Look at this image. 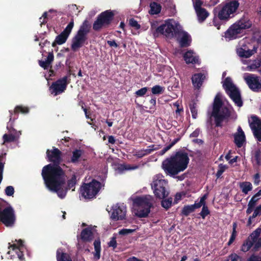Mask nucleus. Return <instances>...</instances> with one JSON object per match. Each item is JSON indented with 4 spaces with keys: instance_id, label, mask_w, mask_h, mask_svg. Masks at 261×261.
<instances>
[{
    "instance_id": "nucleus-1",
    "label": "nucleus",
    "mask_w": 261,
    "mask_h": 261,
    "mask_svg": "<svg viewBox=\"0 0 261 261\" xmlns=\"http://www.w3.org/2000/svg\"><path fill=\"white\" fill-rule=\"evenodd\" d=\"M46 154L49 161L55 164L44 166L42 170V176L48 189L57 193L58 196L63 198L66 195L65 187L66 176L63 170L58 165L62 162V152L57 148L47 149Z\"/></svg>"
},
{
    "instance_id": "nucleus-2",
    "label": "nucleus",
    "mask_w": 261,
    "mask_h": 261,
    "mask_svg": "<svg viewBox=\"0 0 261 261\" xmlns=\"http://www.w3.org/2000/svg\"><path fill=\"white\" fill-rule=\"evenodd\" d=\"M189 161L187 153L178 152L175 155L164 160L162 168L167 174L175 175L187 168Z\"/></svg>"
},
{
    "instance_id": "nucleus-3",
    "label": "nucleus",
    "mask_w": 261,
    "mask_h": 261,
    "mask_svg": "<svg viewBox=\"0 0 261 261\" xmlns=\"http://www.w3.org/2000/svg\"><path fill=\"white\" fill-rule=\"evenodd\" d=\"M154 202V198L150 195L135 198L133 200V207L136 215L140 218L147 216Z\"/></svg>"
},
{
    "instance_id": "nucleus-4",
    "label": "nucleus",
    "mask_w": 261,
    "mask_h": 261,
    "mask_svg": "<svg viewBox=\"0 0 261 261\" xmlns=\"http://www.w3.org/2000/svg\"><path fill=\"white\" fill-rule=\"evenodd\" d=\"M252 25V22L249 17L244 15L229 28L225 33V37L229 39H236L245 30L251 28Z\"/></svg>"
},
{
    "instance_id": "nucleus-5",
    "label": "nucleus",
    "mask_w": 261,
    "mask_h": 261,
    "mask_svg": "<svg viewBox=\"0 0 261 261\" xmlns=\"http://www.w3.org/2000/svg\"><path fill=\"white\" fill-rule=\"evenodd\" d=\"M180 25L173 19H170L165 22L164 24L155 28L151 26V30L154 37H158L160 35H164L167 37L172 38L174 34H176L178 28H180Z\"/></svg>"
},
{
    "instance_id": "nucleus-6",
    "label": "nucleus",
    "mask_w": 261,
    "mask_h": 261,
    "mask_svg": "<svg viewBox=\"0 0 261 261\" xmlns=\"http://www.w3.org/2000/svg\"><path fill=\"white\" fill-rule=\"evenodd\" d=\"M153 193L156 198L163 199L169 194L167 181L164 179L162 175L157 174L153 177L151 185Z\"/></svg>"
},
{
    "instance_id": "nucleus-7",
    "label": "nucleus",
    "mask_w": 261,
    "mask_h": 261,
    "mask_svg": "<svg viewBox=\"0 0 261 261\" xmlns=\"http://www.w3.org/2000/svg\"><path fill=\"white\" fill-rule=\"evenodd\" d=\"M212 115L215 118L217 126H221L224 119L230 116L229 109L222 107L221 100L218 95L215 97L214 100Z\"/></svg>"
},
{
    "instance_id": "nucleus-8",
    "label": "nucleus",
    "mask_w": 261,
    "mask_h": 261,
    "mask_svg": "<svg viewBox=\"0 0 261 261\" xmlns=\"http://www.w3.org/2000/svg\"><path fill=\"white\" fill-rule=\"evenodd\" d=\"M240 3L237 0H227L218 13V17L221 20H228L233 17Z\"/></svg>"
},
{
    "instance_id": "nucleus-9",
    "label": "nucleus",
    "mask_w": 261,
    "mask_h": 261,
    "mask_svg": "<svg viewBox=\"0 0 261 261\" xmlns=\"http://www.w3.org/2000/svg\"><path fill=\"white\" fill-rule=\"evenodd\" d=\"M223 87L235 104L239 107H242L243 102L240 92L230 77L225 79L223 83Z\"/></svg>"
},
{
    "instance_id": "nucleus-10",
    "label": "nucleus",
    "mask_w": 261,
    "mask_h": 261,
    "mask_svg": "<svg viewBox=\"0 0 261 261\" xmlns=\"http://www.w3.org/2000/svg\"><path fill=\"white\" fill-rule=\"evenodd\" d=\"M100 188V183L93 180L89 184H85L81 188V193L85 198L91 199L94 198Z\"/></svg>"
},
{
    "instance_id": "nucleus-11",
    "label": "nucleus",
    "mask_w": 261,
    "mask_h": 261,
    "mask_svg": "<svg viewBox=\"0 0 261 261\" xmlns=\"http://www.w3.org/2000/svg\"><path fill=\"white\" fill-rule=\"evenodd\" d=\"M16 217L13 208L8 206L0 210V221L7 227H12L15 222Z\"/></svg>"
},
{
    "instance_id": "nucleus-12",
    "label": "nucleus",
    "mask_w": 261,
    "mask_h": 261,
    "mask_svg": "<svg viewBox=\"0 0 261 261\" xmlns=\"http://www.w3.org/2000/svg\"><path fill=\"white\" fill-rule=\"evenodd\" d=\"M249 45L250 44L246 39L241 40L236 49L238 55L240 57L248 58L254 55L256 51V49L253 47V49H250Z\"/></svg>"
},
{
    "instance_id": "nucleus-13",
    "label": "nucleus",
    "mask_w": 261,
    "mask_h": 261,
    "mask_svg": "<svg viewBox=\"0 0 261 261\" xmlns=\"http://www.w3.org/2000/svg\"><path fill=\"white\" fill-rule=\"evenodd\" d=\"M113 13L109 11H106L101 13L94 22L93 28L95 31L100 30L103 27L108 25L112 20Z\"/></svg>"
},
{
    "instance_id": "nucleus-14",
    "label": "nucleus",
    "mask_w": 261,
    "mask_h": 261,
    "mask_svg": "<svg viewBox=\"0 0 261 261\" xmlns=\"http://www.w3.org/2000/svg\"><path fill=\"white\" fill-rule=\"evenodd\" d=\"M68 77L65 76L59 79L56 82L52 83L50 87V90L51 94L57 96L65 91L68 84L67 82Z\"/></svg>"
},
{
    "instance_id": "nucleus-15",
    "label": "nucleus",
    "mask_w": 261,
    "mask_h": 261,
    "mask_svg": "<svg viewBox=\"0 0 261 261\" xmlns=\"http://www.w3.org/2000/svg\"><path fill=\"white\" fill-rule=\"evenodd\" d=\"M244 79L249 87L254 91H258L261 90V80L252 74H247L244 76Z\"/></svg>"
},
{
    "instance_id": "nucleus-16",
    "label": "nucleus",
    "mask_w": 261,
    "mask_h": 261,
    "mask_svg": "<svg viewBox=\"0 0 261 261\" xmlns=\"http://www.w3.org/2000/svg\"><path fill=\"white\" fill-rule=\"evenodd\" d=\"M126 207L123 204H116L113 206L111 218L115 221L123 220L125 217Z\"/></svg>"
},
{
    "instance_id": "nucleus-17",
    "label": "nucleus",
    "mask_w": 261,
    "mask_h": 261,
    "mask_svg": "<svg viewBox=\"0 0 261 261\" xmlns=\"http://www.w3.org/2000/svg\"><path fill=\"white\" fill-rule=\"evenodd\" d=\"M73 19H71V21L67 25L64 31L60 35L56 37L55 42L53 43V45L54 46L55 43H57L59 45H61L64 43L69 37L73 28Z\"/></svg>"
},
{
    "instance_id": "nucleus-18",
    "label": "nucleus",
    "mask_w": 261,
    "mask_h": 261,
    "mask_svg": "<svg viewBox=\"0 0 261 261\" xmlns=\"http://www.w3.org/2000/svg\"><path fill=\"white\" fill-rule=\"evenodd\" d=\"M251 120L252 121L250 122V127L254 137L258 142H261V120L256 116L252 117Z\"/></svg>"
},
{
    "instance_id": "nucleus-19",
    "label": "nucleus",
    "mask_w": 261,
    "mask_h": 261,
    "mask_svg": "<svg viewBox=\"0 0 261 261\" xmlns=\"http://www.w3.org/2000/svg\"><path fill=\"white\" fill-rule=\"evenodd\" d=\"M87 40V37L76 33L72 39L71 49L76 51L84 45Z\"/></svg>"
},
{
    "instance_id": "nucleus-20",
    "label": "nucleus",
    "mask_w": 261,
    "mask_h": 261,
    "mask_svg": "<svg viewBox=\"0 0 261 261\" xmlns=\"http://www.w3.org/2000/svg\"><path fill=\"white\" fill-rule=\"evenodd\" d=\"M175 35L177 36V40L181 47H186L190 45L191 38L187 32L178 28V31Z\"/></svg>"
},
{
    "instance_id": "nucleus-21",
    "label": "nucleus",
    "mask_w": 261,
    "mask_h": 261,
    "mask_svg": "<svg viewBox=\"0 0 261 261\" xmlns=\"http://www.w3.org/2000/svg\"><path fill=\"white\" fill-rule=\"evenodd\" d=\"M260 233L261 229L258 228L250 235V239L252 240L251 241L253 245V250L255 251L261 247V237L259 238Z\"/></svg>"
},
{
    "instance_id": "nucleus-22",
    "label": "nucleus",
    "mask_w": 261,
    "mask_h": 261,
    "mask_svg": "<svg viewBox=\"0 0 261 261\" xmlns=\"http://www.w3.org/2000/svg\"><path fill=\"white\" fill-rule=\"evenodd\" d=\"M238 132L234 135V143L238 147H241L245 142V135L242 128L239 126Z\"/></svg>"
},
{
    "instance_id": "nucleus-23",
    "label": "nucleus",
    "mask_w": 261,
    "mask_h": 261,
    "mask_svg": "<svg viewBox=\"0 0 261 261\" xmlns=\"http://www.w3.org/2000/svg\"><path fill=\"white\" fill-rule=\"evenodd\" d=\"M251 161L253 166L257 167L261 165V149L257 148L252 151Z\"/></svg>"
},
{
    "instance_id": "nucleus-24",
    "label": "nucleus",
    "mask_w": 261,
    "mask_h": 261,
    "mask_svg": "<svg viewBox=\"0 0 261 261\" xmlns=\"http://www.w3.org/2000/svg\"><path fill=\"white\" fill-rule=\"evenodd\" d=\"M205 76L201 73L195 74L192 77V84L195 88L199 89L202 86Z\"/></svg>"
},
{
    "instance_id": "nucleus-25",
    "label": "nucleus",
    "mask_w": 261,
    "mask_h": 261,
    "mask_svg": "<svg viewBox=\"0 0 261 261\" xmlns=\"http://www.w3.org/2000/svg\"><path fill=\"white\" fill-rule=\"evenodd\" d=\"M184 59L187 63L196 64L198 63V57L192 51H188L184 55Z\"/></svg>"
},
{
    "instance_id": "nucleus-26",
    "label": "nucleus",
    "mask_w": 261,
    "mask_h": 261,
    "mask_svg": "<svg viewBox=\"0 0 261 261\" xmlns=\"http://www.w3.org/2000/svg\"><path fill=\"white\" fill-rule=\"evenodd\" d=\"M81 239L85 242L91 241L93 239V233L91 229L86 228L83 229L81 232Z\"/></svg>"
},
{
    "instance_id": "nucleus-27",
    "label": "nucleus",
    "mask_w": 261,
    "mask_h": 261,
    "mask_svg": "<svg viewBox=\"0 0 261 261\" xmlns=\"http://www.w3.org/2000/svg\"><path fill=\"white\" fill-rule=\"evenodd\" d=\"M54 59V55L52 53H49L48 56L45 61H39V65L44 69H47Z\"/></svg>"
},
{
    "instance_id": "nucleus-28",
    "label": "nucleus",
    "mask_w": 261,
    "mask_h": 261,
    "mask_svg": "<svg viewBox=\"0 0 261 261\" xmlns=\"http://www.w3.org/2000/svg\"><path fill=\"white\" fill-rule=\"evenodd\" d=\"M91 26L87 20H85L76 33L87 37Z\"/></svg>"
},
{
    "instance_id": "nucleus-29",
    "label": "nucleus",
    "mask_w": 261,
    "mask_h": 261,
    "mask_svg": "<svg viewBox=\"0 0 261 261\" xmlns=\"http://www.w3.org/2000/svg\"><path fill=\"white\" fill-rule=\"evenodd\" d=\"M195 12L199 22H203L209 15V13L204 8L198 9Z\"/></svg>"
},
{
    "instance_id": "nucleus-30",
    "label": "nucleus",
    "mask_w": 261,
    "mask_h": 261,
    "mask_svg": "<svg viewBox=\"0 0 261 261\" xmlns=\"http://www.w3.org/2000/svg\"><path fill=\"white\" fill-rule=\"evenodd\" d=\"M261 65L260 59H256L254 60H249V64L246 67V70L248 71H254L259 68Z\"/></svg>"
},
{
    "instance_id": "nucleus-31",
    "label": "nucleus",
    "mask_w": 261,
    "mask_h": 261,
    "mask_svg": "<svg viewBox=\"0 0 261 261\" xmlns=\"http://www.w3.org/2000/svg\"><path fill=\"white\" fill-rule=\"evenodd\" d=\"M57 261H72L68 254L61 252L60 250H58L57 251Z\"/></svg>"
},
{
    "instance_id": "nucleus-32",
    "label": "nucleus",
    "mask_w": 261,
    "mask_h": 261,
    "mask_svg": "<svg viewBox=\"0 0 261 261\" xmlns=\"http://www.w3.org/2000/svg\"><path fill=\"white\" fill-rule=\"evenodd\" d=\"M149 13L152 15L157 14L161 12V6L156 3L153 2L150 4Z\"/></svg>"
},
{
    "instance_id": "nucleus-33",
    "label": "nucleus",
    "mask_w": 261,
    "mask_h": 261,
    "mask_svg": "<svg viewBox=\"0 0 261 261\" xmlns=\"http://www.w3.org/2000/svg\"><path fill=\"white\" fill-rule=\"evenodd\" d=\"M240 187L242 189V192L246 194L252 189V184L250 182L247 181L240 183Z\"/></svg>"
},
{
    "instance_id": "nucleus-34",
    "label": "nucleus",
    "mask_w": 261,
    "mask_h": 261,
    "mask_svg": "<svg viewBox=\"0 0 261 261\" xmlns=\"http://www.w3.org/2000/svg\"><path fill=\"white\" fill-rule=\"evenodd\" d=\"M82 154V151L80 149H76L72 152V155L71 158V162L73 163L78 162L79 159Z\"/></svg>"
},
{
    "instance_id": "nucleus-35",
    "label": "nucleus",
    "mask_w": 261,
    "mask_h": 261,
    "mask_svg": "<svg viewBox=\"0 0 261 261\" xmlns=\"http://www.w3.org/2000/svg\"><path fill=\"white\" fill-rule=\"evenodd\" d=\"M261 215V205H259V206H257L255 210H254V213L252 216H250L248 221V224L247 225H250L252 224V221L251 220L253 218H255L258 216H260Z\"/></svg>"
},
{
    "instance_id": "nucleus-36",
    "label": "nucleus",
    "mask_w": 261,
    "mask_h": 261,
    "mask_svg": "<svg viewBox=\"0 0 261 261\" xmlns=\"http://www.w3.org/2000/svg\"><path fill=\"white\" fill-rule=\"evenodd\" d=\"M153 146H149L148 148L145 149H142L139 150L137 153V155L139 158H142L145 155L150 154L152 151H153L155 149L153 148Z\"/></svg>"
},
{
    "instance_id": "nucleus-37",
    "label": "nucleus",
    "mask_w": 261,
    "mask_h": 261,
    "mask_svg": "<svg viewBox=\"0 0 261 261\" xmlns=\"http://www.w3.org/2000/svg\"><path fill=\"white\" fill-rule=\"evenodd\" d=\"M252 240L250 239V236L245 242L244 243L242 246L241 250L243 252L248 251L252 246H253V243H252Z\"/></svg>"
},
{
    "instance_id": "nucleus-38",
    "label": "nucleus",
    "mask_w": 261,
    "mask_h": 261,
    "mask_svg": "<svg viewBox=\"0 0 261 261\" xmlns=\"http://www.w3.org/2000/svg\"><path fill=\"white\" fill-rule=\"evenodd\" d=\"M206 198L207 195H204L200 198V200L198 202H196L194 204H192V206H193L194 211L196 208H198L200 207L201 206H203V205L205 204V200Z\"/></svg>"
},
{
    "instance_id": "nucleus-39",
    "label": "nucleus",
    "mask_w": 261,
    "mask_h": 261,
    "mask_svg": "<svg viewBox=\"0 0 261 261\" xmlns=\"http://www.w3.org/2000/svg\"><path fill=\"white\" fill-rule=\"evenodd\" d=\"M194 211L193 208V206H192V205H188L185 206L183 207V208L182 210V214L184 215L187 216Z\"/></svg>"
},
{
    "instance_id": "nucleus-40",
    "label": "nucleus",
    "mask_w": 261,
    "mask_h": 261,
    "mask_svg": "<svg viewBox=\"0 0 261 261\" xmlns=\"http://www.w3.org/2000/svg\"><path fill=\"white\" fill-rule=\"evenodd\" d=\"M4 142L3 144H4L6 142H13L15 140V136L12 134H4L3 136Z\"/></svg>"
},
{
    "instance_id": "nucleus-41",
    "label": "nucleus",
    "mask_w": 261,
    "mask_h": 261,
    "mask_svg": "<svg viewBox=\"0 0 261 261\" xmlns=\"http://www.w3.org/2000/svg\"><path fill=\"white\" fill-rule=\"evenodd\" d=\"M151 91L153 94H159L163 92L164 88L160 86L156 85L152 88Z\"/></svg>"
},
{
    "instance_id": "nucleus-42",
    "label": "nucleus",
    "mask_w": 261,
    "mask_h": 261,
    "mask_svg": "<svg viewBox=\"0 0 261 261\" xmlns=\"http://www.w3.org/2000/svg\"><path fill=\"white\" fill-rule=\"evenodd\" d=\"M172 202V199L171 198L163 200L162 201V206L166 209H168L171 206Z\"/></svg>"
},
{
    "instance_id": "nucleus-43",
    "label": "nucleus",
    "mask_w": 261,
    "mask_h": 261,
    "mask_svg": "<svg viewBox=\"0 0 261 261\" xmlns=\"http://www.w3.org/2000/svg\"><path fill=\"white\" fill-rule=\"evenodd\" d=\"M226 261H242L240 256L236 253H232L229 255Z\"/></svg>"
},
{
    "instance_id": "nucleus-44",
    "label": "nucleus",
    "mask_w": 261,
    "mask_h": 261,
    "mask_svg": "<svg viewBox=\"0 0 261 261\" xmlns=\"http://www.w3.org/2000/svg\"><path fill=\"white\" fill-rule=\"evenodd\" d=\"M190 109L192 113V117L196 119L197 115V111L196 109V106L195 103H193L190 105Z\"/></svg>"
},
{
    "instance_id": "nucleus-45",
    "label": "nucleus",
    "mask_w": 261,
    "mask_h": 261,
    "mask_svg": "<svg viewBox=\"0 0 261 261\" xmlns=\"http://www.w3.org/2000/svg\"><path fill=\"white\" fill-rule=\"evenodd\" d=\"M210 214V211L208 210L207 207L205 205V203L203 205L202 211L200 213V216L203 219H204L205 217Z\"/></svg>"
},
{
    "instance_id": "nucleus-46",
    "label": "nucleus",
    "mask_w": 261,
    "mask_h": 261,
    "mask_svg": "<svg viewBox=\"0 0 261 261\" xmlns=\"http://www.w3.org/2000/svg\"><path fill=\"white\" fill-rule=\"evenodd\" d=\"M177 141V140H175L170 144L164 147L160 152L161 155H163L166 151L169 150Z\"/></svg>"
},
{
    "instance_id": "nucleus-47",
    "label": "nucleus",
    "mask_w": 261,
    "mask_h": 261,
    "mask_svg": "<svg viewBox=\"0 0 261 261\" xmlns=\"http://www.w3.org/2000/svg\"><path fill=\"white\" fill-rule=\"evenodd\" d=\"M203 2L201 0H194L193 1V6L195 11L198 9L202 8L201 7Z\"/></svg>"
},
{
    "instance_id": "nucleus-48",
    "label": "nucleus",
    "mask_w": 261,
    "mask_h": 261,
    "mask_svg": "<svg viewBox=\"0 0 261 261\" xmlns=\"http://www.w3.org/2000/svg\"><path fill=\"white\" fill-rule=\"evenodd\" d=\"M76 179L75 175H73L71 179L68 181V186L69 189H71L74 187V185L76 184Z\"/></svg>"
},
{
    "instance_id": "nucleus-49",
    "label": "nucleus",
    "mask_w": 261,
    "mask_h": 261,
    "mask_svg": "<svg viewBox=\"0 0 261 261\" xmlns=\"http://www.w3.org/2000/svg\"><path fill=\"white\" fill-rule=\"evenodd\" d=\"M21 112L23 114H26L28 113L29 109L28 108L23 107L21 106H17L15 109V112Z\"/></svg>"
},
{
    "instance_id": "nucleus-50",
    "label": "nucleus",
    "mask_w": 261,
    "mask_h": 261,
    "mask_svg": "<svg viewBox=\"0 0 261 261\" xmlns=\"http://www.w3.org/2000/svg\"><path fill=\"white\" fill-rule=\"evenodd\" d=\"M134 231H135V229L125 228V229H121L120 230H119V234L120 235L125 236V235H127V234H128L129 233L133 232Z\"/></svg>"
},
{
    "instance_id": "nucleus-51",
    "label": "nucleus",
    "mask_w": 261,
    "mask_h": 261,
    "mask_svg": "<svg viewBox=\"0 0 261 261\" xmlns=\"http://www.w3.org/2000/svg\"><path fill=\"white\" fill-rule=\"evenodd\" d=\"M14 192V188L12 186H9L6 187L5 189V193L7 196H12Z\"/></svg>"
},
{
    "instance_id": "nucleus-52",
    "label": "nucleus",
    "mask_w": 261,
    "mask_h": 261,
    "mask_svg": "<svg viewBox=\"0 0 261 261\" xmlns=\"http://www.w3.org/2000/svg\"><path fill=\"white\" fill-rule=\"evenodd\" d=\"M94 246L95 252L97 254H98L99 252H100V242L99 240H95L94 242Z\"/></svg>"
},
{
    "instance_id": "nucleus-53",
    "label": "nucleus",
    "mask_w": 261,
    "mask_h": 261,
    "mask_svg": "<svg viewBox=\"0 0 261 261\" xmlns=\"http://www.w3.org/2000/svg\"><path fill=\"white\" fill-rule=\"evenodd\" d=\"M147 91V87H144L136 92V94L139 96H143L144 95Z\"/></svg>"
},
{
    "instance_id": "nucleus-54",
    "label": "nucleus",
    "mask_w": 261,
    "mask_h": 261,
    "mask_svg": "<svg viewBox=\"0 0 261 261\" xmlns=\"http://www.w3.org/2000/svg\"><path fill=\"white\" fill-rule=\"evenodd\" d=\"M129 24L131 27L135 28L136 29H139L140 28V24H139L138 22L133 18L129 20Z\"/></svg>"
},
{
    "instance_id": "nucleus-55",
    "label": "nucleus",
    "mask_w": 261,
    "mask_h": 261,
    "mask_svg": "<svg viewBox=\"0 0 261 261\" xmlns=\"http://www.w3.org/2000/svg\"><path fill=\"white\" fill-rule=\"evenodd\" d=\"M47 12H45L43 14L42 16L41 17H40L39 19H40V22L41 25L46 22V18H47Z\"/></svg>"
},
{
    "instance_id": "nucleus-56",
    "label": "nucleus",
    "mask_w": 261,
    "mask_h": 261,
    "mask_svg": "<svg viewBox=\"0 0 261 261\" xmlns=\"http://www.w3.org/2000/svg\"><path fill=\"white\" fill-rule=\"evenodd\" d=\"M108 244L110 247H112L114 249L115 248L117 247L116 238L113 237Z\"/></svg>"
},
{
    "instance_id": "nucleus-57",
    "label": "nucleus",
    "mask_w": 261,
    "mask_h": 261,
    "mask_svg": "<svg viewBox=\"0 0 261 261\" xmlns=\"http://www.w3.org/2000/svg\"><path fill=\"white\" fill-rule=\"evenodd\" d=\"M256 202V199H254V198H251L248 203V206L254 208Z\"/></svg>"
},
{
    "instance_id": "nucleus-58",
    "label": "nucleus",
    "mask_w": 261,
    "mask_h": 261,
    "mask_svg": "<svg viewBox=\"0 0 261 261\" xmlns=\"http://www.w3.org/2000/svg\"><path fill=\"white\" fill-rule=\"evenodd\" d=\"M234 228H233V232L232 233V234H231V236L228 242V245H230L234 240L235 238H236V232H235V230H234Z\"/></svg>"
},
{
    "instance_id": "nucleus-59",
    "label": "nucleus",
    "mask_w": 261,
    "mask_h": 261,
    "mask_svg": "<svg viewBox=\"0 0 261 261\" xmlns=\"http://www.w3.org/2000/svg\"><path fill=\"white\" fill-rule=\"evenodd\" d=\"M248 261H261V257L253 255L249 258Z\"/></svg>"
},
{
    "instance_id": "nucleus-60",
    "label": "nucleus",
    "mask_w": 261,
    "mask_h": 261,
    "mask_svg": "<svg viewBox=\"0 0 261 261\" xmlns=\"http://www.w3.org/2000/svg\"><path fill=\"white\" fill-rule=\"evenodd\" d=\"M22 245V241L21 240H19L18 241V246H16V244L12 245L10 246V247L12 248L13 250H14L17 248L18 247H20Z\"/></svg>"
},
{
    "instance_id": "nucleus-61",
    "label": "nucleus",
    "mask_w": 261,
    "mask_h": 261,
    "mask_svg": "<svg viewBox=\"0 0 261 261\" xmlns=\"http://www.w3.org/2000/svg\"><path fill=\"white\" fill-rule=\"evenodd\" d=\"M107 43L111 47H114L115 48L118 47V44L114 40L108 41Z\"/></svg>"
},
{
    "instance_id": "nucleus-62",
    "label": "nucleus",
    "mask_w": 261,
    "mask_h": 261,
    "mask_svg": "<svg viewBox=\"0 0 261 261\" xmlns=\"http://www.w3.org/2000/svg\"><path fill=\"white\" fill-rule=\"evenodd\" d=\"M227 166L224 165L222 164H220L219 166L218 170L219 171H221V172L223 173L224 172V171L227 169Z\"/></svg>"
},
{
    "instance_id": "nucleus-63",
    "label": "nucleus",
    "mask_w": 261,
    "mask_h": 261,
    "mask_svg": "<svg viewBox=\"0 0 261 261\" xmlns=\"http://www.w3.org/2000/svg\"><path fill=\"white\" fill-rule=\"evenodd\" d=\"M200 133L199 129H196L194 132H193L191 135V137H196L198 136L199 134Z\"/></svg>"
},
{
    "instance_id": "nucleus-64",
    "label": "nucleus",
    "mask_w": 261,
    "mask_h": 261,
    "mask_svg": "<svg viewBox=\"0 0 261 261\" xmlns=\"http://www.w3.org/2000/svg\"><path fill=\"white\" fill-rule=\"evenodd\" d=\"M127 261H143V260L142 259H140L139 258H138L136 257L132 256V257L128 258L127 259Z\"/></svg>"
}]
</instances>
